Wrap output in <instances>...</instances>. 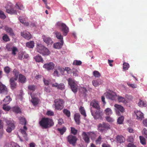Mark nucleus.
Instances as JSON below:
<instances>
[{
    "label": "nucleus",
    "mask_w": 147,
    "mask_h": 147,
    "mask_svg": "<svg viewBox=\"0 0 147 147\" xmlns=\"http://www.w3.org/2000/svg\"><path fill=\"white\" fill-rule=\"evenodd\" d=\"M3 109L5 111H9L11 109V108L9 106H7L6 104H4Z\"/></svg>",
    "instance_id": "3c124183"
},
{
    "label": "nucleus",
    "mask_w": 147,
    "mask_h": 147,
    "mask_svg": "<svg viewBox=\"0 0 147 147\" xmlns=\"http://www.w3.org/2000/svg\"><path fill=\"white\" fill-rule=\"evenodd\" d=\"M11 110L16 113H18L21 112L20 108L18 106H14L11 108Z\"/></svg>",
    "instance_id": "c85d7f7f"
},
{
    "label": "nucleus",
    "mask_w": 147,
    "mask_h": 147,
    "mask_svg": "<svg viewBox=\"0 0 147 147\" xmlns=\"http://www.w3.org/2000/svg\"><path fill=\"white\" fill-rule=\"evenodd\" d=\"M11 98L9 96H7L5 97L3 100L4 102L7 104H9L11 100Z\"/></svg>",
    "instance_id": "c9c22d12"
},
{
    "label": "nucleus",
    "mask_w": 147,
    "mask_h": 147,
    "mask_svg": "<svg viewBox=\"0 0 147 147\" xmlns=\"http://www.w3.org/2000/svg\"><path fill=\"white\" fill-rule=\"evenodd\" d=\"M92 84L95 87L98 86L102 83L101 80H94L92 81Z\"/></svg>",
    "instance_id": "cd10ccee"
},
{
    "label": "nucleus",
    "mask_w": 147,
    "mask_h": 147,
    "mask_svg": "<svg viewBox=\"0 0 147 147\" xmlns=\"http://www.w3.org/2000/svg\"><path fill=\"white\" fill-rule=\"evenodd\" d=\"M82 62L80 61L74 60L73 63V65H80L82 64Z\"/></svg>",
    "instance_id": "6e6d98bb"
},
{
    "label": "nucleus",
    "mask_w": 147,
    "mask_h": 147,
    "mask_svg": "<svg viewBox=\"0 0 147 147\" xmlns=\"http://www.w3.org/2000/svg\"><path fill=\"white\" fill-rule=\"evenodd\" d=\"M13 73L15 76L14 79H15V80H17L19 73V72L18 70L15 69L13 71Z\"/></svg>",
    "instance_id": "37998d69"
},
{
    "label": "nucleus",
    "mask_w": 147,
    "mask_h": 147,
    "mask_svg": "<svg viewBox=\"0 0 147 147\" xmlns=\"http://www.w3.org/2000/svg\"><path fill=\"white\" fill-rule=\"evenodd\" d=\"M30 96L32 98L31 102L34 105H37L38 103V98L36 97L34 98L32 96L31 94Z\"/></svg>",
    "instance_id": "a878e982"
},
{
    "label": "nucleus",
    "mask_w": 147,
    "mask_h": 147,
    "mask_svg": "<svg viewBox=\"0 0 147 147\" xmlns=\"http://www.w3.org/2000/svg\"><path fill=\"white\" fill-rule=\"evenodd\" d=\"M60 42H58L54 43L53 45V47L56 49H59L61 48L63 45L64 42L63 40L60 41Z\"/></svg>",
    "instance_id": "412c9836"
},
{
    "label": "nucleus",
    "mask_w": 147,
    "mask_h": 147,
    "mask_svg": "<svg viewBox=\"0 0 147 147\" xmlns=\"http://www.w3.org/2000/svg\"><path fill=\"white\" fill-rule=\"evenodd\" d=\"M67 81L72 91L74 93H76L78 90V87L76 84L74 80L72 78H69Z\"/></svg>",
    "instance_id": "39448f33"
},
{
    "label": "nucleus",
    "mask_w": 147,
    "mask_h": 147,
    "mask_svg": "<svg viewBox=\"0 0 147 147\" xmlns=\"http://www.w3.org/2000/svg\"><path fill=\"white\" fill-rule=\"evenodd\" d=\"M127 84L129 87H131L133 88H137L136 85L134 84H131L129 82H127Z\"/></svg>",
    "instance_id": "680f3d73"
},
{
    "label": "nucleus",
    "mask_w": 147,
    "mask_h": 147,
    "mask_svg": "<svg viewBox=\"0 0 147 147\" xmlns=\"http://www.w3.org/2000/svg\"><path fill=\"white\" fill-rule=\"evenodd\" d=\"M28 89L30 90L34 91L36 88V86L34 85H30L28 86Z\"/></svg>",
    "instance_id": "052dcab7"
},
{
    "label": "nucleus",
    "mask_w": 147,
    "mask_h": 147,
    "mask_svg": "<svg viewBox=\"0 0 147 147\" xmlns=\"http://www.w3.org/2000/svg\"><path fill=\"white\" fill-rule=\"evenodd\" d=\"M26 79L25 77L22 74L19 75V80L20 82L22 83H24L26 81Z\"/></svg>",
    "instance_id": "c756f323"
},
{
    "label": "nucleus",
    "mask_w": 147,
    "mask_h": 147,
    "mask_svg": "<svg viewBox=\"0 0 147 147\" xmlns=\"http://www.w3.org/2000/svg\"><path fill=\"white\" fill-rule=\"evenodd\" d=\"M19 20L21 23H22L24 25L27 26L28 25V23L26 22V21L25 18L23 17H20L19 18Z\"/></svg>",
    "instance_id": "473e14b6"
},
{
    "label": "nucleus",
    "mask_w": 147,
    "mask_h": 147,
    "mask_svg": "<svg viewBox=\"0 0 147 147\" xmlns=\"http://www.w3.org/2000/svg\"><path fill=\"white\" fill-rule=\"evenodd\" d=\"M123 65V69L125 71L128 69L129 67V65L128 63L124 62Z\"/></svg>",
    "instance_id": "09e8293b"
},
{
    "label": "nucleus",
    "mask_w": 147,
    "mask_h": 147,
    "mask_svg": "<svg viewBox=\"0 0 147 147\" xmlns=\"http://www.w3.org/2000/svg\"><path fill=\"white\" fill-rule=\"evenodd\" d=\"M83 139L86 143H88L90 142V138L88 134L85 132H83L82 133Z\"/></svg>",
    "instance_id": "6ab92c4d"
},
{
    "label": "nucleus",
    "mask_w": 147,
    "mask_h": 147,
    "mask_svg": "<svg viewBox=\"0 0 147 147\" xmlns=\"http://www.w3.org/2000/svg\"><path fill=\"white\" fill-rule=\"evenodd\" d=\"M105 114L108 115H111L113 113L112 110L109 108L106 109L105 110Z\"/></svg>",
    "instance_id": "72a5a7b5"
},
{
    "label": "nucleus",
    "mask_w": 147,
    "mask_h": 147,
    "mask_svg": "<svg viewBox=\"0 0 147 147\" xmlns=\"http://www.w3.org/2000/svg\"><path fill=\"white\" fill-rule=\"evenodd\" d=\"M116 96V94L113 92L108 93L106 95L107 98L112 100H115Z\"/></svg>",
    "instance_id": "ddd939ff"
},
{
    "label": "nucleus",
    "mask_w": 147,
    "mask_h": 147,
    "mask_svg": "<svg viewBox=\"0 0 147 147\" xmlns=\"http://www.w3.org/2000/svg\"><path fill=\"white\" fill-rule=\"evenodd\" d=\"M2 39L3 41L5 42L9 41L10 40V39L7 34H5L2 37Z\"/></svg>",
    "instance_id": "de8ad7c7"
},
{
    "label": "nucleus",
    "mask_w": 147,
    "mask_h": 147,
    "mask_svg": "<svg viewBox=\"0 0 147 147\" xmlns=\"http://www.w3.org/2000/svg\"><path fill=\"white\" fill-rule=\"evenodd\" d=\"M59 71L61 72L63 71V69L59 67H58L57 69L54 71L53 75L54 76H59Z\"/></svg>",
    "instance_id": "393cba45"
},
{
    "label": "nucleus",
    "mask_w": 147,
    "mask_h": 147,
    "mask_svg": "<svg viewBox=\"0 0 147 147\" xmlns=\"http://www.w3.org/2000/svg\"><path fill=\"white\" fill-rule=\"evenodd\" d=\"M16 7L20 10H22L24 9L23 5L21 4L17 3Z\"/></svg>",
    "instance_id": "e2e57ef3"
},
{
    "label": "nucleus",
    "mask_w": 147,
    "mask_h": 147,
    "mask_svg": "<svg viewBox=\"0 0 147 147\" xmlns=\"http://www.w3.org/2000/svg\"><path fill=\"white\" fill-rule=\"evenodd\" d=\"M87 133L92 140L96 138V135L94 132H88Z\"/></svg>",
    "instance_id": "e433bc0d"
},
{
    "label": "nucleus",
    "mask_w": 147,
    "mask_h": 147,
    "mask_svg": "<svg viewBox=\"0 0 147 147\" xmlns=\"http://www.w3.org/2000/svg\"><path fill=\"white\" fill-rule=\"evenodd\" d=\"M34 59H35V61L37 62H41L43 63L44 62V60L41 56L39 55L36 56L34 58Z\"/></svg>",
    "instance_id": "b1692460"
},
{
    "label": "nucleus",
    "mask_w": 147,
    "mask_h": 147,
    "mask_svg": "<svg viewBox=\"0 0 147 147\" xmlns=\"http://www.w3.org/2000/svg\"><path fill=\"white\" fill-rule=\"evenodd\" d=\"M110 128V125L108 123H105L103 122L102 123H100L98 125V129L100 131L102 132L104 130L108 129Z\"/></svg>",
    "instance_id": "0eeeda50"
},
{
    "label": "nucleus",
    "mask_w": 147,
    "mask_h": 147,
    "mask_svg": "<svg viewBox=\"0 0 147 147\" xmlns=\"http://www.w3.org/2000/svg\"><path fill=\"white\" fill-rule=\"evenodd\" d=\"M80 115L79 113H76L74 115L75 120L78 125H79L80 122Z\"/></svg>",
    "instance_id": "5701e85b"
},
{
    "label": "nucleus",
    "mask_w": 147,
    "mask_h": 147,
    "mask_svg": "<svg viewBox=\"0 0 147 147\" xmlns=\"http://www.w3.org/2000/svg\"><path fill=\"white\" fill-rule=\"evenodd\" d=\"M102 138L101 136H99V137L95 140V143L96 144H100L102 142Z\"/></svg>",
    "instance_id": "79ce46f5"
},
{
    "label": "nucleus",
    "mask_w": 147,
    "mask_h": 147,
    "mask_svg": "<svg viewBox=\"0 0 147 147\" xmlns=\"http://www.w3.org/2000/svg\"><path fill=\"white\" fill-rule=\"evenodd\" d=\"M80 91L82 93L85 94L87 90L85 88H81L80 89Z\"/></svg>",
    "instance_id": "774afa93"
},
{
    "label": "nucleus",
    "mask_w": 147,
    "mask_h": 147,
    "mask_svg": "<svg viewBox=\"0 0 147 147\" xmlns=\"http://www.w3.org/2000/svg\"><path fill=\"white\" fill-rule=\"evenodd\" d=\"M127 141L128 142L133 143L134 141V139L132 136H130L128 137L127 139Z\"/></svg>",
    "instance_id": "338daca9"
},
{
    "label": "nucleus",
    "mask_w": 147,
    "mask_h": 147,
    "mask_svg": "<svg viewBox=\"0 0 147 147\" xmlns=\"http://www.w3.org/2000/svg\"><path fill=\"white\" fill-rule=\"evenodd\" d=\"M6 17L4 12L0 10V18L2 19H4Z\"/></svg>",
    "instance_id": "5fc2aeb1"
},
{
    "label": "nucleus",
    "mask_w": 147,
    "mask_h": 147,
    "mask_svg": "<svg viewBox=\"0 0 147 147\" xmlns=\"http://www.w3.org/2000/svg\"><path fill=\"white\" fill-rule=\"evenodd\" d=\"M27 129V127H26V126L24 125V126L23 127V129H22V128L20 129V131L23 135L24 134H25L26 133V131Z\"/></svg>",
    "instance_id": "603ef678"
},
{
    "label": "nucleus",
    "mask_w": 147,
    "mask_h": 147,
    "mask_svg": "<svg viewBox=\"0 0 147 147\" xmlns=\"http://www.w3.org/2000/svg\"><path fill=\"white\" fill-rule=\"evenodd\" d=\"M71 133L74 135L76 134L78 132L77 130L74 127H71Z\"/></svg>",
    "instance_id": "0e129e2a"
},
{
    "label": "nucleus",
    "mask_w": 147,
    "mask_h": 147,
    "mask_svg": "<svg viewBox=\"0 0 147 147\" xmlns=\"http://www.w3.org/2000/svg\"><path fill=\"white\" fill-rule=\"evenodd\" d=\"M67 140L70 144H72L73 146H74L77 140V139L76 136L70 135L67 137Z\"/></svg>",
    "instance_id": "9d476101"
},
{
    "label": "nucleus",
    "mask_w": 147,
    "mask_h": 147,
    "mask_svg": "<svg viewBox=\"0 0 147 147\" xmlns=\"http://www.w3.org/2000/svg\"><path fill=\"white\" fill-rule=\"evenodd\" d=\"M65 102L63 100L60 98H57L54 100L55 109L58 111L62 110L64 107Z\"/></svg>",
    "instance_id": "20e7f679"
},
{
    "label": "nucleus",
    "mask_w": 147,
    "mask_h": 147,
    "mask_svg": "<svg viewBox=\"0 0 147 147\" xmlns=\"http://www.w3.org/2000/svg\"><path fill=\"white\" fill-rule=\"evenodd\" d=\"M7 92L8 90L6 87L0 82V93L7 94Z\"/></svg>",
    "instance_id": "2eb2a0df"
},
{
    "label": "nucleus",
    "mask_w": 147,
    "mask_h": 147,
    "mask_svg": "<svg viewBox=\"0 0 147 147\" xmlns=\"http://www.w3.org/2000/svg\"><path fill=\"white\" fill-rule=\"evenodd\" d=\"M55 35L56 36L57 38L60 41L63 40V36L61 34V33L58 31H56L55 32Z\"/></svg>",
    "instance_id": "bb28decb"
},
{
    "label": "nucleus",
    "mask_w": 147,
    "mask_h": 147,
    "mask_svg": "<svg viewBox=\"0 0 147 147\" xmlns=\"http://www.w3.org/2000/svg\"><path fill=\"white\" fill-rule=\"evenodd\" d=\"M16 80H15V79H14V78L13 77L11 78L10 79L9 82H10L11 88L12 90H13L16 88L17 84L15 82Z\"/></svg>",
    "instance_id": "dca6fc26"
},
{
    "label": "nucleus",
    "mask_w": 147,
    "mask_h": 147,
    "mask_svg": "<svg viewBox=\"0 0 147 147\" xmlns=\"http://www.w3.org/2000/svg\"><path fill=\"white\" fill-rule=\"evenodd\" d=\"M55 65L52 62H49L44 64L43 67L45 68L47 71H50L53 70L54 67Z\"/></svg>",
    "instance_id": "9b49d317"
},
{
    "label": "nucleus",
    "mask_w": 147,
    "mask_h": 147,
    "mask_svg": "<svg viewBox=\"0 0 147 147\" xmlns=\"http://www.w3.org/2000/svg\"><path fill=\"white\" fill-rule=\"evenodd\" d=\"M106 120L109 122H112L114 121L113 118L109 116H107L105 117Z\"/></svg>",
    "instance_id": "8fccbe9b"
},
{
    "label": "nucleus",
    "mask_w": 147,
    "mask_h": 147,
    "mask_svg": "<svg viewBox=\"0 0 147 147\" xmlns=\"http://www.w3.org/2000/svg\"><path fill=\"white\" fill-rule=\"evenodd\" d=\"M57 25L59 27H61V29L63 35L65 36L69 32V28L64 23L61 22H58L57 23Z\"/></svg>",
    "instance_id": "423d86ee"
},
{
    "label": "nucleus",
    "mask_w": 147,
    "mask_h": 147,
    "mask_svg": "<svg viewBox=\"0 0 147 147\" xmlns=\"http://www.w3.org/2000/svg\"><path fill=\"white\" fill-rule=\"evenodd\" d=\"M138 105L140 107H143L145 106L146 105V104L142 100H140V101L138 103Z\"/></svg>",
    "instance_id": "13d9d810"
},
{
    "label": "nucleus",
    "mask_w": 147,
    "mask_h": 147,
    "mask_svg": "<svg viewBox=\"0 0 147 147\" xmlns=\"http://www.w3.org/2000/svg\"><path fill=\"white\" fill-rule=\"evenodd\" d=\"M64 88L65 86L64 84L63 83H60L58 84L57 88L61 90H63L64 89Z\"/></svg>",
    "instance_id": "bf43d9fd"
},
{
    "label": "nucleus",
    "mask_w": 147,
    "mask_h": 147,
    "mask_svg": "<svg viewBox=\"0 0 147 147\" xmlns=\"http://www.w3.org/2000/svg\"><path fill=\"white\" fill-rule=\"evenodd\" d=\"M79 111L81 114L84 117L86 116V115L84 107L81 106L79 109Z\"/></svg>",
    "instance_id": "58836bf2"
},
{
    "label": "nucleus",
    "mask_w": 147,
    "mask_h": 147,
    "mask_svg": "<svg viewBox=\"0 0 147 147\" xmlns=\"http://www.w3.org/2000/svg\"><path fill=\"white\" fill-rule=\"evenodd\" d=\"M63 112L67 117H69L70 116V112L67 109H64L63 110Z\"/></svg>",
    "instance_id": "ea45409f"
},
{
    "label": "nucleus",
    "mask_w": 147,
    "mask_h": 147,
    "mask_svg": "<svg viewBox=\"0 0 147 147\" xmlns=\"http://www.w3.org/2000/svg\"><path fill=\"white\" fill-rule=\"evenodd\" d=\"M116 139L117 142L120 144L124 142L125 141V138L122 135H117L116 138Z\"/></svg>",
    "instance_id": "aec40b11"
},
{
    "label": "nucleus",
    "mask_w": 147,
    "mask_h": 147,
    "mask_svg": "<svg viewBox=\"0 0 147 147\" xmlns=\"http://www.w3.org/2000/svg\"><path fill=\"white\" fill-rule=\"evenodd\" d=\"M124 119V117L122 116H121L119 117L117 120V122L118 124H122L123 123Z\"/></svg>",
    "instance_id": "c03bdc74"
},
{
    "label": "nucleus",
    "mask_w": 147,
    "mask_h": 147,
    "mask_svg": "<svg viewBox=\"0 0 147 147\" xmlns=\"http://www.w3.org/2000/svg\"><path fill=\"white\" fill-rule=\"evenodd\" d=\"M117 99L119 102L124 103H126L127 102V101L125 100V98L121 96H117Z\"/></svg>",
    "instance_id": "f704fd0d"
},
{
    "label": "nucleus",
    "mask_w": 147,
    "mask_h": 147,
    "mask_svg": "<svg viewBox=\"0 0 147 147\" xmlns=\"http://www.w3.org/2000/svg\"><path fill=\"white\" fill-rule=\"evenodd\" d=\"M13 47L12 44L9 43L6 45L5 47L8 51H11Z\"/></svg>",
    "instance_id": "a19ab883"
},
{
    "label": "nucleus",
    "mask_w": 147,
    "mask_h": 147,
    "mask_svg": "<svg viewBox=\"0 0 147 147\" xmlns=\"http://www.w3.org/2000/svg\"><path fill=\"white\" fill-rule=\"evenodd\" d=\"M90 105L96 109V110L100 109L98 102L95 100H93L91 102Z\"/></svg>",
    "instance_id": "f8f14e48"
},
{
    "label": "nucleus",
    "mask_w": 147,
    "mask_h": 147,
    "mask_svg": "<svg viewBox=\"0 0 147 147\" xmlns=\"http://www.w3.org/2000/svg\"><path fill=\"white\" fill-rule=\"evenodd\" d=\"M7 127L6 129V131L9 133H10L15 128V126L13 123L10 121H6Z\"/></svg>",
    "instance_id": "1a4fd4ad"
},
{
    "label": "nucleus",
    "mask_w": 147,
    "mask_h": 147,
    "mask_svg": "<svg viewBox=\"0 0 147 147\" xmlns=\"http://www.w3.org/2000/svg\"><path fill=\"white\" fill-rule=\"evenodd\" d=\"M21 35L22 36L28 40L32 38L31 34L28 32H21Z\"/></svg>",
    "instance_id": "f3484780"
},
{
    "label": "nucleus",
    "mask_w": 147,
    "mask_h": 147,
    "mask_svg": "<svg viewBox=\"0 0 147 147\" xmlns=\"http://www.w3.org/2000/svg\"><path fill=\"white\" fill-rule=\"evenodd\" d=\"M91 112L94 119H100L101 120H103V113L101 109L95 111L91 110Z\"/></svg>",
    "instance_id": "7ed1b4c3"
},
{
    "label": "nucleus",
    "mask_w": 147,
    "mask_h": 147,
    "mask_svg": "<svg viewBox=\"0 0 147 147\" xmlns=\"http://www.w3.org/2000/svg\"><path fill=\"white\" fill-rule=\"evenodd\" d=\"M11 51L12 54L14 55H15L16 54V52L18 51V49L16 47H13Z\"/></svg>",
    "instance_id": "4d7b16f0"
},
{
    "label": "nucleus",
    "mask_w": 147,
    "mask_h": 147,
    "mask_svg": "<svg viewBox=\"0 0 147 147\" xmlns=\"http://www.w3.org/2000/svg\"><path fill=\"white\" fill-rule=\"evenodd\" d=\"M42 37L44 42L46 43L47 46L52 45L53 41L50 37L46 36H43Z\"/></svg>",
    "instance_id": "4468645a"
},
{
    "label": "nucleus",
    "mask_w": 147,
    "mask_h": 147,
    "mask_svg": "<svg viewBox=\"0 0 147 147\" xmlns=\"http://www.w3.org/2000/svg\"><path fill=\"white\" fill-rule=\"evenodd\" d=\"M40 125L43 129H47L53 126L54 123L52 119L48 118L42 117L39 121Z\"/></svg>",
    "instance_id": "f257e3e1"
},
{
    "label": "nucleus",
    "mask_w": 147,
    "mask_h": 147,
    "mask_svg": "<svg viewBox=\"0 0 147 147\" xmlns=\"http://www.w3.org/2000/svg\"><path fill=\"white\" fill-rule=\"evenodd\" d=\"M19 119L20 124L22 125H24L26 126V121L25 118L24 117H19Z\"/></svg>",
    "instance_id": "2f4dec72"
},
{
    "label": "nucleus",
    "mask_w": 147,
    "mask_h": 147,
    "mask_svg": "<svg viewBox=\"0 0 147 147\" xmlns=\"http://www.w3.org/2000/svg\"><path fill=\"white\" fill-rule=\"evenodd\" d=\"M57 129L61 135H63L66 130V128L65 127L58 128Z\"/></svg>",
    "instance_id": "49530a36"
},
{
    "label": "nucleus",
    "mask_w": 147,
    "mask_h": 147,
    "mask_svg": "<svg viewBox=\"0 0 147 147\" xmlns=\"http://www.w3.org/2000/svg\"><path fill=\"white\" fill-rule=\"evenodd\" d=\"M4 70L5 73L7 74H8L10 72L11 69L9 67L7 66L4 67Z\"/></svg>",
    "instance_id": "69168bd1"
},
{
    "label": "nucleus",
    "mask_w": 147,
    "mask_h": 147,
    "mask_svg": "<svg viewBox=\"0 0 147 147\" xmlns=\"http://www.w3.org/2000/svg\"><path fill=\"white\" fill-rule=\"evenodd\" d=\"M6 11L7 13L11 14H16L17 13L16 11L14 10L13 9H6Z\"/></svg>",
    "instance_id": "4c0bfd02"
},
{
    "label": "nucleus",
    "mask_w": 147,
    "mask_h": 147,
    "mask_svg": "<svg viewBox=\"0 0 147 147\" xmlns=\"http://www.w3.org/2000/svg\"><path fill=\"white\" fill-rule=\"evenodd\" d=\"M140 143L143 145H145L146 144V140L145 138L142 136H139Z\"/></svg>",
    "instance_id": "a18cd8bd"
},
{
    "label": "nucleus",
    "mask_w": 147,
    "mask_h": 147,
    "mask_svg": "<svg viewBox=\"0 0 147 147\" xmlns=\"http://www.w3.org/2000/svg\"><path fill=\"white\" fill-rule=\"evenodd\" d=\"M5 29L6 32L9 34L10 36L12 37L14 36L15 34L12 29L10 27L6 26L5 27Z\"/></svg>",
    "instance_id": "a211bd4d"
},
{
    "label": "nucleus",
    "mask_w": 147,
    "mask_h": 147,
    "mask_svg": "<svg viewBox=\"0 0 147 147\" xmlns=\"http://www.w3.org/2000/svg\"><path fill=\"white\" fill-rule=\"evenodd\" d=\"M114 107H115V110L116 114L118 115H120V112L123 113L124 111V109L123 107L120 105L115 104L114 105Z\"/></svg>",
    "instance_id": "6e6552de"
},
{
    "label": "nucleus",
    "mask_w": 147,
    "mask_h": 147,
    "mask_svg": "<svg viewBox=\"0 0 147 147\" xmlns=\"http://www.w3.org/2000/svg\"><path fill=\"white\" fill-rule=\"evenodd\" d=\"M34 42L33 41L28 42L26 43V47L30 48H33L34 47Z\"/></svg>",
    "instance_id": "7c9ffc66"
},
{
    "label": "nucleus",
    "mask_w": 147,
    "mask_h": 147,
    "mask_svg": "<svg viewBox=\"0 0 147 147\" xmlns=\"http://www.w3.org/2000/svg\"><path fill=\"white\" fill-rule=\"evenodd\" d=\"M93 75L95 77L97 78H99L101 76L100 73L97 71H94L93 72Z\"/></svg>",
    "instance_id": "864d4df0"
},
{
    "label": "nucleus",
    "mask_w": 147,
    "mask_h": 147,
    "mask_svg": "<svg viewBox=\"0 0 147 147\" xmlns=\"http://www.w3.org/2000/svg\"><path fill=\"white\" fill-rule=\"evenodd\" d=\"M135 114L137 116V119L138 120H141L144 118L143 114L140 111H135Z\"/></svg>",
    "instance_id": "4be33fe9"
},
{
    "label": "nucleus",
    "mask_w": 147,
    "mask_h": 147,
    "mask_svg": "<svg viewBox=\"0 0 147 147\" xmlns=\"http://www.w3.org/2000/svg\"><path fill=\"white\" fill-rule=\"evenodd\" d=\"M36 49L37 52L43 56H48L51 53L50 52L47 48L41 44L37 45Z\"/></svg>",
    "instance_id": "f03ea898"
}]
</instances>
